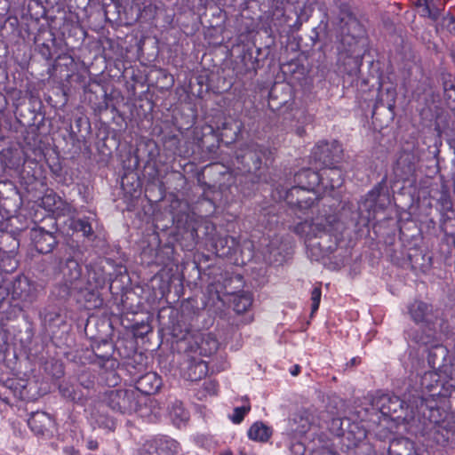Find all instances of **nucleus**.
I'll list each match as a JSON object with an SVG mask.
<instances>
[{
  "instance_id": "obj_25",
  "label": "nucleus",
  "mask_w": 455,
  "mask_h": 455,
  "mask_svg": "<svg viewBox=\"0 0 455 455\" xmlns=\"http://www.w3.org/2000/svg\"><path fill=\"white\" fill-rule=\"evenodd\" d=\"M199 347L202 354L211 355L217 351L219 342L212 334H207L203 337Z\"/></svg>"
},
{
  "instance_id": "obj_31",
  "label": "nucleus",
  "mask_w": 455,
  "mask_h": 455,
  "mask_svg": "<svg viewBox=\"0 0 455 455\" xmlns=\"http://www.w3.org/2000/svg\"><path fill=\"white\" fill-rule=\"evenodd\" d=\"M95 356L98 358L97 363L100 367H106L107 366L106 364L108 363H110V367H114L115 361L112 358V355L111 354L107 353V354H104V355H100V354L96 353Z\"/></svg>"
},
{
  "instance_id": "obj_33",
  "label": "nucleus",
  "mask_w": 455,
  "mask_h": 455,
  "mask_svg": "<svg viewBox=\"0 0 455 455\" xmlns=\"http://www.w3.org/2000/svg\"><path fill=\"white\" fill-rule=\"evenodd\" d=\"M299 0H272V7L275 9V11L280 12L281 14H283L284 5L287 4H294L298 3Z\"/></svg>"
},
{
  "instance_id": "obj_35",
  "label": "nucleus",
  "mask_w": 455,
  "mask_h": 455,
  "mask_svg": "<svg viewBox=\"0 0 455 455\" xmlns=\"http://www.w3.org/2000/svg\"><path fill=\"white\" fill-rule=\"evenodd\" d=\"M443 86L444 94L449 91V87H451V89H455L454 84L451 79V76L443 77Z\"/></svg>"
},
{
  "instance_id": "obj_32",
  "label": "nucleus",
  "mask_w": 455,
  "mask_h": 455,
  "mask_svg": "<svg viewBox=\"0 0 455 455\" xmlns=\"http://www.w3.org/2000/svg\"><path fill=\"white\" fill-rule=\"evenodd\" d=\"M443 98L447 107L455 111V89L449 87V91L443 95Z\"/></svg>"
},
{
  "instance_id": "obj_16",
  "label": "nucleus",
  "mask_w": 455,
  "mask_h": 455,
  "mask_svg": "<svg viewBox=\"0 0 455 455\" xmlns=\"http://www.w3.org/2000/svg\"><path fill=\"white\" fill-rule=\"evenodd\" d=\"M208 372L207 363L201 359H191L188 362L184 370V377L190 381H197L206 376Z\"/></svg>"
},
{
  "instance_id": "obj_15",
  "label": "nucleus",
  "mask_w": 455,
  "mask_h": 455,
  "mask_svg": "<svg viewBox=\"0 0 455 455\" xmlns=\"http://www.w3.org/2000/svg\"><path fill=\"white\" fill-rule=\"evenodd\" d=\"M416 5L421 16L436 20L444 4L443 0H417Z\"/></svg>"
},
{
  "instance_id": "obj_4",
  "label": "nucleus",
  "mask_w": 455,
  "mask_h": 455,
  "mask_svg": "<svg viewBox=\"0 0 455 455\" xmlns=\"http://www.w3.org/2000/svg\"><path fill=\"white\" fill-rule=\"evenodd\" d=\"M267 149L258 144L247 145L236 152L237 168L244 172H257L260 170L262 157Z\"/></svg>"
},
{
  "instance_id": "obj_5",
  "label": "nucleus",
  "mask_w": 455,
  "mask_h": 455,
  "mask_svg": "<svg viewBox=\"0 0 455 455\" xmlns=\"http://www.w3.org/2000/svg\"><path fill=\"white\" fill-rule=\"evenodd\" d=\"M341 152V147L337 141H321L314 148L312 157L322 168H327L339 161Z\"/></svg>"
},
{
  "instance_id": "obj_34",
  "label": "nucleus",
  "mask_w": 455,
  "mask_h": 455,
  "mask_svg": "<svg viewBox=\"0 0 455 455\" xmlns=\"http://www.w3.org/2000/svg\"><path fill=\"white\" fill-rule=\"evenodd\" d=\"M204 390L205 391L206 395H214L217 394V384L212 380L204 381Z\"/></svg>"
},
{
  "instance_id": "obj_10",
  "label": "nucleus",
  "mask_w": 455,
  "mask_h": 455,
  "mask_svg": "<svg viewBox=\"0 0 455 455\" xmlns=\"http://www.w3.org/2000/svg\"><path fill=\"white\" fill-rule=\"evenodd\" d=\"M174 443L164 438L148 441L140 450V455H174Z\"/></svg>"
},
{
  "instance_id": "obj_24",
  "label": "nucleus",
  "mask_w": 455,
  "mask_h": 455,
  "mask_svg": "<svg viewBox=\"0 0 455 455\" xmlns=\"http://www.w3.org/2000/svg\"><path fill=\"white\" fill-rule=\"evenodd\" d=\"M382 190V183H379L366 195L363 204L369 212L375 211L377 200Z\"/></svg>"
},
{
  "instance_id": "obj_27",
  "label": "nucleus",
  "mask_w": 455,
  "mask_h": 455,
  "mask_svg": "<svg viewBox=\"0 0 455 455\" xmlns=\"http://www.w3.org/2000/svg\"><path fill=\"white\" fill-rule=\"evenodd\" d=\"M294 232L307 239H312V220H306L294 227Z\"/></svg>"
},
{
  "instance_id": "obj_40",
  "label": "nucleus",
  "mask_w": 455,
  "mask_h": 455,
  "mask_svg": "<svg viewBox=\"0 0 455 455\" xmlns=\"http://www.w3.org/2000/svg\"><path fill=\"white\" fill-rule=\"evenodd\" d=\"M300 367L299 365H295L293 369L291 371V375L297 376L299 373Z\"/></svg>"
},
{
  "instance_id": "obj_18",
  "label": "nucleus",
  "mask_w": 455,
  "mask_h": 455,
  "mask_svg": "<svg viewBox=\"0 0 455 455\" xmlns=\"http://www.w3.org/2000/svg\"><path fill=\"white\" fill-rule=\"evenodd\" d=\"M413 443L408 438L393 440L388 448L389 455H411Z\"/></svg>"
},
{
  "instance_id": "obj_6",
  "label": "nucleus",
  "mask_w": 455,
  "mask_h": 455,
  "mask_svg": "<svg viewBox=\"0 0 455 455\" xmlns=\"http://www.w3.org/2000/svg\"><path fill=\"white\" fill-rule=\"evenodd\" d=\"M30 238L36 249L41 253H49L58 243L57 227L52 223V229L44 227H36L30 231Z\"/></svg>"
},
{
  "instance_id": "obj_37",
  "label": "nucleus",
  "mask_w": 455,
  "mask_h": 455,
  "mask_svg": "<svg viewBox=\"0 0 455 455\" xmlns=\"http://www.w3.org/2000/svg\"><path fill=\"white\" fill-rule=\"evenodd\" d=\"M99 444L98 442L92 439H90L87 441L86 447L89 450H96L98 448Z\"/></svg>"
},
{
  "instance_id": "obj_36",
  "label": "nucleus",
  "mask_w": 455,
  "mask_h": 455,
  "mask_svg": "<svg viewBox=\"0 0 455 455\" xmlns=\"http://www.w3.org/2000/svg\"><path fill=\"white\" fill-rule=\"evenodd\" d=\"M300 420L303 422L300 427L296 428L295 430L299 432V434H304L307 431H308L310 423L307 419H303L302 418Z\"/></svg>"
},
{
  "instance_id": "obj_43",
  "label": "nucleus",
  "mask_w": 455,
  "mask_h": 455,
  "mask_svg": "<svg viewBox=\"0 0 455 455\" xmlns=\"http://www.w3.org/2000/svg\"><path fill=\"white\" fill-rule=\"evenodd\" d=\"M220 455H233V454L230 451H226L222 452Z\"/></svg>"
},
{
  "instance_id": "obj_30",
  "label": "nucleus",
  "mask_w": 455,
  "mask_h": 455,
  "mask_svg": "<svg viewBox=\"0 0 455 455\" xmlns=\"http://www.w3.org/2000/svg\"><path fill=\"white\" fill-rule=\"evenodd\" d=\"M321 288L320 287H315L311 292V300H312V313H315L318 307H319V304H320V300H321Z\"/></svg>"
},
{
  "instance_id": "obj_22",
  "label": "nucleus",
  "mask_w": 455,
  "mask_h": 455,
  "mask_svg": "<svg viewBox=\"0 0 455 455\" xmlns=\"http://www.w3.org/2000/svg\"><path fill=\"white\" fill-rule=\"evenodd\" d=\"M106 277L100 269L90 268L87 276V289L94 291L102 288L105 285Z\"/></svg>"
},
{
  "instance_id": "obj_19",
  "label": "nucleus",
  "mask_w": 455,
  "mask_h": 455,
  "mask_svg": "<svg viewBox=\"0 0 455 455\" xmlns=\"http://www.w3.org/2000/svg\"><path fill=\"white\" fill-rule=\"evenodd\" d=\"M271 435V429L261 422L254 423L248 431L250 439L262 443L267 442Z\"/></svg>"
},
{
  "instance_id": "obj_7",
  "label": "nucleus",
  "mask_w": 455,
  "mask_h": 455,
  "mask_svg": "<svg viewBox=\"0 0 455 455\" xmlns=\"http://www.w3.org/2000/svg\"><path fill=\"white\" fill-rule=\"evenodd\" d=\"M281 196L289 205L299 210L310 208L317 199L314 191L307 189L303 186H294L285 190L283 196L282 195Z\"/></svg>"
},
{
  "instance_id": "obj_26",
  "label": "nucleus",
  "mask_w": 455,
  "mask_h": 455,
  "mask_svg": "<svg viewBox=\"0 0 455 455\" xmlns=\"http://www.w3.org/2000/svg\"><path fill=\"white\" fill-rule=\"evenodd\" d=\"M70 226L76 232H81L84 236L88 237L92 235V228L87 220H73Z\"/></svg>"
},
{
  "instance_id": "obj_23",
  "label": "nucleus",
  "mask_w": 455,
  "mask_h": 455,
  "mask_svg": "<svg viewBox=\"0 0 455 455\" xmlns=\"http://www.w3.org/2000/svg\"><path fill=\"white\" fill-rule=\"evenodd\" d=\"M233 309L236 314L246 312L252 304V298L248 293L235 294L232 299Z\"/></svg>"
},
{
  "instance_id": "obj_17",
  "label": "nucleus",
  "mask_w": 455,
  "mask_h": 455,
  "mask_svg": "<svg viewBox=\"0 0 455 455\" xmlns=\"http://www.w3.org/2000/svg\"><path fill=\"white\" fill-rule=\"evenodd\" d=\"M295 180L298 186L306 187L307 189L314 191L315 186L321 185V172L311 169H303L295 174Z\"/></svg>"
},
{
  "instance_id": "obj_42",
  "label": "nucleus",
  "mask_w": 455,
  "mask_h": 455,
  "mask_svg": "<svg viewBox=\"0 0 455 455\" xmlns=\"http://www.w3.org/2000/svg\"><path fill=\"white\" fill-rule=\"evenodd\" d=\"M394 94L395 92H391V95H392V100H391V102L388 103V108H390L391 107H393L394 103H395V100H394Z\"/></svg>"
},
{
  "instance_id": "obj_14",
  "label": "nucleus",
  "mask_w": 455,
  "mask_h": 455,
  "mask_svg": "<svg viewBox=\"0 0 455 455\" xmlns=\"http://www.w3.org/2000/svg\"><path fill=\"white\" fill-rule=\"evenodd\" d=\"M343 184V176L340 169L335 165L323 167L321 172V185L325 188L333 190L341 187Z\"/></svg>"
},
{
  "instance_id": "obj_11",
  "label": "nucleus",
  "mask_w": 455,
  "mask_h": 455,
  "mask_svg": "<svg viewBox=\"0 0 455 455\" xmlns=\"http://www.w3.org/2000/svg\"><path fill=\"white\" fill-rule=\"evenodd\" d=\"M415 171V157L411 153L403 152L394 167L395 176L400 180H407Z\"/></svg>"
},
{
  "instance_id": "obj_13",
  "label": "nucleus",
  "mask_w": 455,
  "mask_h": 455,
  "mask_svg": "<svg viewBox=\"0 0 455 455\" xmlns=\"http://www.w3.org/2000/svg\"><path fill=\"white\" fill-rule=\"evenodd\" d=\"M339 222L335 215L325 218V223L321 218L312 220V238L321 236L323 234H332L339 229Z\"/></svg>"
},
{
  "instance_id": "obj_12",
  "label": "nucleus",
  "mask_w": 455,
  "mask_h": 455,
  "mask_svg": "<svg viewBox=\"0 0 455 455\" xmlns=\"http://www.w3.org/2000/svg\"><path fill=\"white\" fill-rule=\"evenodd\" d=\"M31 430L37 435H44L50 431L53 421L50 415L43 411L33 413L28 420Z\"/></svg>"
},
{
  "instance_id": "obj_21",
  "label": "nucleus",
  "mask_w": 455,
  "mask_h": 455,
  "mask_svg": "<svg viewBox=\"0 0 455 455\" xmlns=\"http://www.w3.org/2000/svg\"><path fill=\"white\" fill-rule=\"evenodd\" d=\"M237 246V241L233 236L220 237L216 241L215 247L217 253L220 256L232 254Z\"/></svg>"
},
{
  "instance_id": "obj_41",
  "label": "nucleus",
  "mask_w": 455,
  "mask_h": 455,
  "mask_svg": "<svg viewBox=\"0 0 455 455\" xmlns=\"http://www.w3.org/2000/svg\"><path fill=\"white\" fill-rule=\"evenodd\" d=\"M357 363H359V360H358V358L355 357V358H352L348 363H347V366H355Z\"/></svg>"
},
{
  "instance_id": "obj_2",
  "label": "nucleus",
  "mask_w": 455,
  "mask_h": 455,
  "mask_svg": "<svg viewBox=\"0 0 455 455\" xmlns=\"http://www.w3.org/2000/svg\"><path fill=\"white\" fill-rule=\"evenodd\" d=\"M340 22V50L347 52L355 65L352 71L355 72L362 62L361 55L364 44L363 31L357 20L350 15H347L346 19H341Z\"/></svg>"
},
{
  "instance_id": "obj_1",
  "label": "nucleus",
  "mask_w": 455,
  "mask_h": 455,
  "mask_svg": "<svg viewBox=\"0 0 455 455\" xmlns=\"http://www.w3.org/2000/svg\"><path fill=\"white\" fill-rule=\"evenodd\" d=\"M149 399L139 394L138 390L116 388L107 391L104 395V403L112 411L121 414L138 413L146 416L147 402Z\"/></svg>"
},
{
  "instance_id": "obj_20",
  "label": "nucleus",
  "mask_w": 455,
  "mask_h": 455,
  "mask_svg": "<svg viewBox=\"0 0 455 455\" xmlns=\"http://www.w3.org/2000/svg\"><path fill=\"white\" fill-rule=\"evenodd\" d=\"M63 275L67 281L73 284L74 282L77 281L82 274L80 265L76 260L72 258H68L66 260L65 266L62 268Z\"/></svg>"
},
{
  "instance_id": "obj_8",
  "label": "nucleus",
  "mask_w": 455,
  "mask_h": 455,
  "mask_svg": "<svg viewBox=\"0 0 455 455\" xmlns=\"http://www.w3.org/2000/svg\"><path fill=\"white\" fill-rule=\"evenodd\" d=\"M374 404L383 415L392 417L403 409L404 402L396 395L382 394L375 398Z\"/></svg>"
},
{
  "instance_id": "obj_38",
  "label": "nucleus",
  "mask_w": 455,
  "mask_h": 455,
  "mask_svg": "<svg viewBox=\"0 0 455 455\" xmlns=\"http://www.w3.org/2000/svg\"><path fill=\"white\" fill-rule=\"evenodd\" d=\"M437 353L440 355H445V350L443 347H435V351L430 352L429 355H436Z\"/></svg>"
},
{
  "instance_id": "obj_39",
  "label": "nucleus",
  "mask_w": 455,
  "mask_h": 455,
  "mask_svg": "<svg viewBox=\"0 0 455 455\" xmlns=\"http://www.w3.org/2000/svg\"><path fill=\"white\" fill-rule=\"evenodd\" d=\"M65 452L67 454H69V455H77L78 454V451H76L75 448L73 447H69V448H66L65 449Z\"/></svg>"
},
{
  "instance_id": "obj_3",
  "label": "nucleus",
  "mask_w": 455,
  "mask_h": 455,
  "mask_svg": "<svg viewBox=\"0 0 455 455\" xmlns=\"http://www.w3.org/2000/svg\"><path fill=\"white\" fill-rule=\"evenodd\" d=\"M409 314L416 323L425 324L428 330L426 335H411L408 332V336L416 343L427 345L434 337V319L436 315L434 314L433 307L426 302L417 300L411 303L409 307Z\"/></svg>"
},
{
  "instance_id": "obj_9",
  "label": "nucleus",
  "mask_w": 455,
  "mask_h": 455,
  "mask_svg": "<svg viewBox=\"0 0 455 455\" xmlns=\"http://www.w3.org/2000/svg\"><path fill=\"white\" fill-rule=\"evenodd\" d=\"M162 386V379L156 372H148L140 376L136 381V387L139 394L146 396L156 394Z\"/></svg>"
},
{
  "instance_id": "obj_29",
  "label": "nucleus",
  "mask_w": 455,
  "mask_h": 455,
  "mask_svg": "<svg viewBox=\"0 0 455 455\" xmlns=\"http://www.w3.org/2000/svg\"><path fill=\"white\" fill-rule=\"evenodd\" d=\"M251 407L250 406H241L234 409L233 414L230 416L231 420L235 424H239L243 421L245 414L249 412Z\"/></svg>"
},
{
  "instance_id": "obj_28",
  "label": "nucleus",
  "mask_w": 455,
  "mask_h": 455,
  "mask_svg": "<svg viewBox=\"0 0 455 455\" xmlns=\"http://www.w3.org/2000/svg\"><path fill=\"white\" fill-rule=\"evenodd\" d=\"M173 420L178 422H186L188 419V412L181 404H174L171 411Z\"/></svg>"
}]
</instances>
